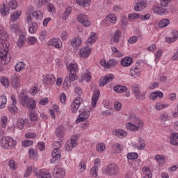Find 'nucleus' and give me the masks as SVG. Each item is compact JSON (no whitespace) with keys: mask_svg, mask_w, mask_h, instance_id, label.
<instances>
[{"mask_svg":"<svg viewBox=\"0 0 178 178\" xmlns=\"http://www.w3.org/2000/svg\"><path fill=\"white\" fill-rule=\"evenodd\" d=\"M11 85L13 88H19L20 87V78L19 76L15 74L11 78Z\"/></svg>","mask_w":178,"mask_h":178,"instance_id":"obj_19","label":"nucleus"},{"mask_svg":"<svg viewBox=\"0 0 178 178\" xmlns=\"http://www.w3.org/2000/svg\"><path fill=\"white\" fill-rule=\"evenodd\" d=\"M8 102V99H6V96H1L0 97V109H3L6 106V103Z\"/></svg>","mask_w":178,"mask_h":178,"instance_id":"obj_47","label":"nucleus"},{"mask_svg":"<svg viewBox=\"0 0 178 178\" xmlns=\"http://www.w3.org/2000/svg\"><path fill=\"white\" fill-rule=\"evenodd\" d=\"M126 127L129 131H138L139 129L143 127H140V125L136 124L134 122H128L126 124Z\"/></svg>","mask_w":178,"mask_h":178,"instance_id":"obj_22","label":"nucleus"},{"mask_svg":"<svg viewBox=\"0 0 178 178\" xmlns=\"http://www.w3.org/2000/svg\"><path fill=\"white\" fill-rule=\"evenodd\" d=\"M100 95L101 92H99V90L95 91L92 97V106H95V105H97V102H98Z\"/></svg>","mask_w":178,"mask_h":178,"instance_id":"obj_30","label":"nucleus"},{"mask_svg":"<svg viewBox=\"0 0 178 178\" xmlns=\"http://www.w3.org/2000/svg\"><path fill=\"white\" fill-rule=\"evenodd\" d=\"M114 149V154H120L122 152V146L119 143H115L112 147Z\"/></svg>","mask_w":178,"mask_h":178,"instance_id":"obj_49","label":"nucleus"},{"mask_svg":"<svg viewBox=\"0 0 178 178\" xmlns=\"http://www.w3.org/2000/svg\"><path fill=\"white\" fill-rule=\"evenodd\" d=\"M10 31L14 33H17V31H19V24H11L10 26Z\"/></svg>","mask_w":178,"mask_h":178,"instance_id":"obj_58","label":"nucleus"},{"mask_svg":"<svg viewBox=\"0 0 178 178\" xmlns=\"http://www.w3.org/2000/svg\"><path fill=\"white\" fill-rule=\"evenodd\" d=\"M128 120H129L130 123L138 124L139 127H143V126H144V122L140 120V118H138L136 114H130L128 117Z\"/></svg>","mask_w":178,"mask_h":178,"instance_id":"obj_12","label":"nucleus"},{"mask_svg":"<svg viewBox=\"0 0 178 178\" xmlns=\"http://www.w3.org/2000/svg\"><path fill=\"white\" fill-rule=\"evenodd\" d=\"M67 69L70 73H77L79 72V65L77 63H71L67 66Z\"/></svg>","mask_w":178,"mask_h":178,"instance_id":"obj_32","label":"nucleus"},{"mask_svg":"<svg viewBox=\"0 0 178 178\" xmlns=\"http://www.w3.org/2000/svg\"><path fill=\"white\" fill-rule=\"evenodd\" d=\"M22 15V11H17L11 15L10 20L11 22H16L20 19V16Z\"/></svg>","mask_w":178,"mask_h":178,"instance_id":"obj_40","label":"nucleus"},{"mask_svg":"<svg viewBox=\"0 0 178 178\" xmlns=\"http://www.w3.org/2000/svg\"><path fill=\"white\" fill-rule=\"evenodd\" d=\"M38 30V24L37 22H31L29 25V31L30 34H35Z\"/></svg>","mask_w":178,"mask_h":178,"instance_id":"obj_34","label":"nucleus"},{"mask_svg":"<svg viewBox=\"0 0 178 178\" xmlns=\"http://www.w3.org/2000/svg\"><path fill=\"white\" fill-rule=\"evenodd\" d=\"M72 7L69 6L66 8L65 13L63 15L62 19L63 20H66L69 16H70V13H72Z\"/></svg>","mask_w":178,"mask_h":178,"instance_id":"obj_45","label":"nucleus"},{"mask_svg":"<svg viewBox=\"0 0 178 178\" xmlns=\"http://www.w3.org/2000/svg\"><path fill=\"white\" fill-rule=\"evenodd\" d=\"M56 136L58 138H63L65 137V127L63 125H59L56 129Z\"/></svg>","mask_w":178,"mask_h":178,"instance_id":"obj_21","label":"nucleus"},{"mask_svg":"<svg viewBox=\"0 0 178 178\" xmlns=\"http://www.w3.org/2000/svg\"><path fill=\"white\" fill-rule=\"evenodd\" d=\"M7 58H8V51L5 49H1L0 51V63H2V62H5L4 63H6Z\"/></svg>","mask_w":178,"mask_h":178,"instance_id":"obj_37","label":"nucleus"},{"mask_svg":"<svg viewBox=\"0 0 178 178\" xmlns=\"http://www.w3.org/2000/svg\"><path fill=\"white\" fill-rule=\"evenodd\" d=\"M28 153L29 155V158L32 159H35V158H37V155H38L37 152L33 148L29 149Z\"/></svg>","mask_w":178,"mask_h":178,"instance_id":"obj_53","label":"nucleus"},{"mask_svg":"<svg viewBox=\"0 0 178 178\" xmlns=\"http://www.w3.org/2000/svg\"><path fill=\"white\" fill-rule=\"evenodd\" d=\"M56 81V78L55 76L52 74H47L46 77L44 79V81L49 86H52V84H55V81Z\"/></svg>","mask_w":178,"mask_h":178,"instance_id":"obj_24","label":"nucleus"},{"mask_svg":"<svg viewBox=\"0 0 178 178\" xmlns=\"http://www.w3.org/2000/svg\"><path fill=\"white\" fill-rule=\"evenodd\" d=\"M81 45V39L79 38H74L71 40V46L74 47V48H79Z\"/></svg>","mask_w":178,"mask_h":178,"instance_id":"obj_35","label":"nucleus"},{"mask_svg":"<svg viewBox=\"0 0 178 178\" xmlns=\"http://www.w3.org/2000/svg\"><path fill=\"white\" fill-rule=\"evenodd\" d=\"M37 38L34 36H31L26 40V42L29 45H35V44H37Z\"/></svg>","mask_w":178,"mask_h":178,"instance_id":"obj_52","label":"nucleus"},{"mask_svg":"<svg viewBox=\"0 0 178 178\" xmlns=\"http://www.w3.org/2000/svg\"><path fill=\"white\" fill-rule=\"evenodd\" d=\"M52 158L50 160L51 163H55L60 161V158H62V154H60V149H54L51 152Z\"/></svg>","mask_w":178,"mask_h":178,"instance_id":"obj_10","label":"nucleus"},{"mask_svg":"<svg viewBox=\"0 0 178 178\" xmlns=\"http://www.w3.org/2000/svg\"><path fill=\"white\" fill-rule=\"evenodd\" d=\"M105 144L104 143H98L96 146V149L98 151V152H103V151H105Z\"/></svg>","mask_w":178,"mask_h":178,"instance_id":"obj_62","label":"nucleus"},{"mask_svg":"<svg viewBox=\"0 0 178 178\" xmlns=\"http://www.w3.org/2000/svg\"><path fill=\"white\" fill-rule=\"evenodd\" d=\"M77 136H72L70 142H67L65 144L66 151H72L74 147H77Z\"/></svg>","mask_w":178,"mask_h":178,"instance_id":"obj_8","label":"nucleus"},{"mask_svg":"<svg viewBox=\"0 0 178 178\" xmlns=\"http://www.w3.org/2000/svg\"><path fill=\"white\" fill-rule=\"evenodd\" d=\"M8 6L10 9H16L17 8V1L16 0H10L8 2Z\"/></svg>","mask_w":178,"mask_h":178,"instance_id":"obj_59","label":"nucleus"},{"mask_svg":"<svg viewBox=\"0 0 178 178\" xmlns=\"http://www.w3.org/2000/svg\"><path fill=\"white\" fill-rule=\"evenodd\" d=\"M116 15L114 14H110L106 17V22H110V23H112L113 24H115L116 23Z\"/></svg>","mask_w":178,"mask_h":178,"instance_id":"obj_43","label":"nucleus"},{"mask_svg":"<svg viewBox=\"0 0 178 178\" xmlns=\"http://www.w3.org/2000/svg\"><path fill=\"white\" fill-rule=\"evenodd\" d=\"M66 175L65 169L60 165H56L53 171V176L56 178H63Z\"/></svg>","mask_w":178,"mask_h":178,"instance_id":"obj_4","label":"nucleus"},{"mask_svg":"<svg viewBox=\"0 0 178 178\" xmlns=\"http://www.w3.org/2000/svg\"><path fill=\"white\" fill-rule=\"evenodd\" d=\"M115 79V75L112 74H108L104 76H102L99 81V86L104 87V86H106L108 83H111Z\"/></svg>","mask_w":178,"mask_h":178,"instance_id":"obj_6","label":"nucleus"},{"mask_svg":"<svg viewBox=\"0 0 178 178\" xmlns=\"http://www.w3.org/2000/svg\"><path fill=\"white\" fill-rule=\"evenodd\" d=\"M25 41H26V37H24V35H19V38L17 41V47H19V48H22V47L24 45Z\"/></svg>","mask_w":178,"mask_h":178,"instance_id":"obj_48","label":"nucleus"},{"mask_svg":"<svg viewBox=\"0 0 178 178\" xmlns=\"http://www.w3.org/2000/svg\"><path fill=\"white\" fill-rule=\"evenodd\" d=\"M97 41V37L95 36V33L92 32L90 33V37L88 39L87 42L88 44H92Z\"/></svg>","mask_w":178,"mask_h":178,"instance_id":"obj_55","label":"nucleus"},{"mask_svg":"<svg viewBox=\"0 0 178 178\" xmlns=\"http://www.w3.org/2000/svg\"><path fill=\"white\" fill-rule=\"evenodd\" d=\"M133 63V58L131 57H124L121 60L120 65L124 67L131 66Z\"/></svg>","mask_w":178,"mask_h":178,"instance_id":"obj_25","label":"nucleus"},{"mask_svg":"<svg viewBox=\"0 0 178 178\" xmlns=\"http://www.w3.org/2000/svg\"><path fill=\"white\" fill-rule=\"evenodd\" d=\"M47 45L49 47H55L57 49H60L62 48V41L59 38H53L47 42Z\"/></svg>","mask_w":178,"mask_h":178,"instance_id":"obj_13","label":"nucleus"},{"mask_svg":"<svg viewBox=\"0 0 178 178\" xmlns=\"http://www.w3.org/2000/svg\"><path fill=\"white\" fill-rule=\"evenodd\" d=\"M1 146L4 149H13L16 147L17 142L8 136H3L0 140Z\"/></svg>","mask_w":178,"mask_h":178,"instance_id":"obj_2","label":"nucleus"},{"mask_svg":"<svg viewBox=\"0 0 178 178\" xmlns=\"http://www.w3.org/2000/svg\"><path fill=\"white\" fill-rule=\"evenodd\" d=\"M147 1L139 0L137 1L136 5L134 7L135 12H141L143 9H145L147 6Z\"/></svg>","mask_w":178,"mask_h":178,"instance_id":"obj_14","label":"nucleus"},{"mask_svg":"<svg viewBox=\"0 0 178 178\" xmlns=\"http://www.w3.org/2000/svg\"><path fill=\"white\" fill-rule=\"evenodd\" d=\"M143 173L146 176V177L151 178L152 177V174L151 173V169L148 167H143L142 168Z\"/></svg>","mask_w":178,"mask_h":178,"instance_id":"obj_42","label":"nucleus"},{"mask_svg":"<svg viewBox=\"0 0 178 178\" xmlns=\"http://www.w3.org/2000/svg\"><path fill=\"white\" fill-rule=\"evenodd\" d=\"M77 20L85 27H90L91 26V22L88 20V17L86 15L81 14L78 15Z\"/></svg>","mask_w":178,"mask_h":178,"instance_id":"obj_11","label":"nucleus"},{"mask_svg":"<svg viewBox=\"0 0 178 178\" xmlns=\"http://www.w3.org/2000/svg\"><path fill=\"white\" fill-rule=\"evenodd\" d=\"M26 67V64H24L23 62H19L15 65V72H22V70H24V68Z\"/></svg>","mask_w":178,"mask_h":178,"instance_id":"obj_46","label":"nucleus"},{"mask_svg":"<svg viewBox=\"0 0 178 178\" xmlns=\"http://www.w3.org/2000/svg\"><path fill=\"white\" fill-rule=\"evenodd\" d=\"M76 3L79 5V6H89L91 3V0H76Z\"/></svg>","mask_w":178,"mask_h":178,"instance_id":"obj_44","label":"nucleus"},{"mask_svg":"<svg viewBox=\"0 0 178 178\" xmlns=\"http://www.w3.org/2000/svg\"><path fill=\"white\" fill-rule=\"evenodd\" d=\"M19 101L22 103L23 106H27L28 109L37 108L35 100L29 98V96L24 94V92L20 93Z\"/></svg>","mask_w":178,"mask_h":178,"instance_id":"obj_1","label":"nucleus"},{"mask_svg":"<svg viewBox=\"0 0 178 178\" xmlns=\"http://www.w3.org/2000/svg\"><path fill=\"white\" fill-rule=\"evenodd\" d=\"M170 142L172 145L178 146V133H174L171 134Z\"/></svg>","mask_w":178,"mask_h":178,"instance_id":"obj_36","label":"nucleus"},{"mask_svg":"<svg viewBox=\"0 0 178 178\" xmlns=\"http://www.w3.org/2000/svg\"><path fill=\"white\" fill-rule=\"evenodd\" d=\"M29 109L31 111L29 116L31 122H37V120H38V115L35 113V108Z\"/></svg>","mask_w":178,"mask_h":178,"instance_id":"obj_31","label":"nucleus"},{"mask_svg":"<svg viewBox=\"0 0 178 178\" xmlns=\"http://www.w3.org/2000/svg\"><path fill=\"white\" fill-rule=\"evenodd\" d=\"M132 92L134 94V96L137 95L138 94H140V86L138 85H134L132 86Z\"/></svg>","mask_w":178,"mask_h":178,"instance_id":"obj_63","label":"nucleus"},{"mask_svg":"<svg viewBox=\"0 0 178 178\" xmlns=\"http://www.w3.org/2000/svg\"><path fill=\"white\" fill-rule=\"evenodd\" d=\"M129 19H130L131 20H136L137 19H140L141 17V14H138V13H132V14H129L128 15Z\"/></svg>","mask_w":178,"mask_h":178,"instance_id":"obj_61","label":"nucleus"},{"mask_svg":"<svg viewBox=\"0 0 178 178\" xmlns=\"http://www.w3.org/2000/svg\"><path fill=\"white\" fill-rule=\"evenodd\" d=\"M24 120L23 118H18L17 122V127L19 129V130H23L24 129Z\"/></svg>","mask_w":178,"mask_h":178,"instance_id":"obj_51","label":"nucleus"},{"mask_svg":"<svg viewBox=\"0 0 178 178\" xmlns=\"http://www.w3.org/2000/svg\"><path fill=\"white\" fill-rule=\"evenodd\" d=\"M90 175L93 176V177H97L98 176V166L95 165L90 169Z\"/></svg>","mask_w":178,"mask_h":178,"instance_id":"obj_56","label":"nucleus"},{"mask_svg":"<svg viewBox=\"0 0 178 178\" xmlns=\"http://www.w3.org/2000/svg\"><path fill=\"white\" fill-rule=\"evenodd\" d=\"M11 100L13 102V104L8 106V111L11 113H16V112L19 111V108H17V106H16L17 101L16 100V97L15 96V95H11Z\"/></svg>","mask_w":178,"mask_h":178,"instance_id":"obj_15","label":"nucleus"},{"mask_svg":"<svg viewBox=\"0 0 178 178\" xmlns=\"http://www.w3.org/2000/svg\"><path fill=\"white\" fill-rule=\"evenodd\" d=\"M116 65H118V61L116 60V59H111L107 62V69H110L111 67H115L116 66Z\"/></svg>","mask_w":178,"mask_h":178,"instance_id":"obj_54","label":"nucleus"},{"mask_svg":"<svg viewBox=\"0 0 178 178\" xmlns=\"http://www.w3.org/2000/svg\"><path fill=\"white\" fill-rule=\"evenodd\" d=\"M83 103V99L81 97H76L71 104V112L72 113H77L79 107Z\"/></svg>","mask_w":178,"mask_h":178,"instance_id":"obj_5","label":"nucleus"},{"mask_svg":"<svg viewBox=\"0 0 178 178\" xmlns=\"http://www.w3.org/2000/svg\"><path fill=\"white\" fill-rule=\"evenodd\" d=\"M169 24H170V20H169L168 19H163L159 22V27H161V29L168 27Z\"/></svg>","mask_w":178,"mask_h":178,"instance_id":"obj_39","label":"nucleus"},{"mask_svg":"<svg viewBox=\"0 0 178 178\" xmlns=\"http://www.w3.org/2000/svg\"><path fill=\"white\" fill-rule=\"evenodd\" d=\"M118 172L119 168L115 164H109L106 169V173H107L108 176H115L118 175Z\"/></svg>","mask_w":178,"mask_h":178,"instance_id":"obj_7","label":"nucleus"},{"mask_svg":"<svg viewBox=\"0 0 178 178\" xmlns=\"http://www.w3.org/2000/svg\"><path fill=\"white\" fill-rule=\"evenodd\" d=\"M35 176L37 178H52L51 173L47 170H40L38 172H35Z\"/></svg>","mask_w":178,"mask_h":178,"instance_id":"obj_16","label":"nucleus"},{"mask_svg":"<svg viewBox=\"0 0 178 178\" xmlns=\"http://www.w3.org/2000/svg\"><path fill=\"white\" fill-rule=\"evenodd\" d=\"M166 159V157L163 154H156L155 156V161L158 162L159 165L163 163Z\"/></svg>","mask_w":178,"mask_h":178,"instance_id":"obj_41","label":"nucleus"},{"mask_svg":"<svg viewBox=\"0 0 178 178\" xmlns=\"http://www.w3.org/2000/svg\"><path fill=\"white\" fill-rule=\"evenodd\" d=\"M113 134L119 138H124L127 136V132L124 131L122 129H115L113 131Z\"/></svg>","mask_w":178,"mask_h":178,"instance_id":"obj_27","label":"nucleus"},{"mask_svg":"<svg viewBox=\"0 0 178 178\" xmlns=\"http://www.w3.org/2000/svg\"><path fill=\"white\" fill-rule=\"evenodd\" d=\"M90 118V111H83L81 113H80L76 120V123H80L81 122H84Z\"/></svg>","mask_w":178,"mask_h":178,"instance_id":"obj_17","label":"nucleus"},{"mask_svg":"<svg viewBox=\"0 0 178 178\" xmlns=\"http://www.w3.org/2000/svg\"><path fill=\"white\" fill-rule=\"evenodd\" d=\"M153 11L154 13H156L157 15H166L168 11L166 9H165L163 7H159L156 6H153Z\"/></svg>","mask_w":178,"mask_h":178,"instance_id":"obj_29","label":"nucleus"},{"mask_svg":"<svg viewBox=\"0 0 178 178\" xmlns=\"http://www.w3.org/2000/svg\"><path fill=\"white\" fill-rule=\"evenodd\" d=\"M138 66H140V63H136V65L130 69L129 73L131 77H134V76H140V69L138 68Z\"/></svg>","mask_w":178,"mask_h":178,"instance_id":"obj_20","label":"nucleus"},{"mask_svg":"<svg viewBox=\"0 0 178 178\" xmlns=\"http://www.w3.org/2000/svg\"><path fill=\"white\" fill-rule=\"evenodd\" d=\"M32 16L33 17H34L36 22H41V20H42V17H44V15L42 14V12L40 10L33 11Z\"/></svg>","mask_w":178,"mask_h":178,"instance_id":"obj_28","label":"nucleus"},{"mask_svg":"<svg viewBox=\"0 0 178 178\" xmlns=\"http://www.w3.org/2000/svg\"><path fill=\"white\" fill-rule=\"evenodd\" d=\"M47 38V31H42L39 34V40L44 41Z\"/></svg>","mask_w":178,"mask_h":178,"instance_id":"obj_64","label":"nucleus"},{"mask_svg":"<svg viewBox=\"0 0 178 178\" xmlns=\"http://www.w3.org/2000/svg\"><path fill=\"white\" fill-rule=\"evenodd\" d=\"M0 82H1V84H2L3 86V87H9L10 82H9V79H8V78L1 77L0 79Z\"/></svg>","mask_w":178,"mask_h":178,"instance_id":"obj_57","label":"nucleus"},{"mask_svg":"<svg viewBox=\"0 0 178 178\" xmlns=\"http://www.w3.org/2000/svg\"><path fill=\"white\" fill-rule=\"evenodd\" d=\"M113 91L117 94H122L127 91V87L123 85H115L113 87Z\"/></svg>","mask_w":178,"mask_h":178,"instance_id":"obj_23","label":"nucleus"},{"mask_svg":"<svg viewBox=\"0 0 178 178\" xmlns=\"http://www.w3.org/2000/svg\"><path fill=\"white\" fill-rule=\"evenodd\" d=\"M127 159H137V158H138V154L136 153V152H131V153H128L127 155Z\"/></svg>","mask_w":178,"mask_h":178,"instance_id":"obj_60","label":"nucleus"},{"mask_svg":"<svg viewBox=\"0 0 178 178\" xmlns=\"http://www.w3.org/2000/svg\"><path fill=\"white\" fill-rule=\"evenodd\" d=\"M91 48L88 47H82L79 51V55L81 58H88L91 55Z\"/></svg>","mask_w":178,"mask_h":178,"instance_id":"obj_18","label":"nucleus"},{"mask_svg":"<svg viewBox=\"0 0 178 178\" xmlns=\"http://www.w3.org/2000/svg\"><path fill=\"white\" fill-rule=\"evenodd\" d=\"M134 148L137 149H144L145 148V142L143 138H139L138 140V145H134Z\"/></svg>","mask_w":178,"mask_h":178,"instance_id":"obj_33","label":"nucleus"},{"mask_svg":"<svg viewBox=\"0 0 178 178\" xmlns=\"http://www.w3.org/2000/svg\"><path fill=\"white\" fill-rule=\"evenodd\" d=\"M120 38H122V31L118 29L116 30L111 39V44L113 45V44H119L120 42Z\"/></svg>","mask_w":178,"mask_h":178,"instance_id":"obj_9","label":"nucleus"},{"mask_svg":"<svg viewBox=\"0 0 178 178\" xmlns=\"http://www.w3.org/2000/svg\"><path fill=\"white\" fill-rule=\"evenodd\" d=\"M9 38V35L3 32V30L1 29V33H0V43L2 44V41H8Z\"/></svg>","mask_w":178,"mask_h":178,"instance_id":"obj_50","label":"nucleus"},{"mask_svg":"<svg viewBox=\"0 0 178 178\" xmlns=\"http://www.w3.org/2000/svg\"><path fill=\"white\" fill-rule=\"evenodd\" d=\"M172 35L173 37L166 38L165 42H168V44H172V42H175V41H176V40H177L178 38V31L176 30H174L172 32Z\"/></svg>","mask_w":178,"mask_h":178,"instance_id":"obj_26","label":"nucleus"},{"mask_svg":"<svg viewBox=\"0 0 178 178\" xmlns=\"http://www.w3.org/2000/svg\"><path fill=\"white\" fill-rule=\"evenodd\" d=\"M10 10L9 7L6 6L5 3H3L0 8V13H1L2 16H8Z\"/></svg>","mask_w":178,"mask_h":178,"instance_id":"obj_38","label":"nucleus"},{"mask_svg":"<svg viewBox=\"0 0 178 178\" xmlns=\"http://www.w3.org/2000/svg\"><path fill=\"white\" fill-rule=\"evenodd\" d=\"M77 74L76 72H70L68 76H66L64 79L63 86L69 88L72 86V81L76 80Z\"/></svg>","mask_w":178,"mask_h":178,"instance_id":"obj_3","label":"nucleus"}]
</instances>
